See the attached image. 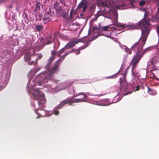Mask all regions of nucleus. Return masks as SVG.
Listing matches in <instances>:
<instances>
[{
	"mask_svg": "<svg viewBox=\"0 0 159 159\" xmlns=\"http://www.w3.org/2000/svg\"><path fill=\"white\" fill-rule=\"evenodd\" d=\"M146 40V37H145L144 35L143 34L142 38H140L138 41L134 44L131 48V51H135L136 52L130 63V65H132V70H134L145 52L150 50L149 48H146L144 51L142 50Z\"/></svg>",
	"mask_w": 159,
	"mask_h": 159,
	"instance_id": "obj_1",
	"label": "nucleus"
},
{
	"mask_svg": "<svg viewBox=\"0 0 159 159\" xmlns=\"http://www.w3.org/2000/svg\"><path fill=\"white\" fill-rule=\"evenodd\" d=\"M102 4L104 7V8L103 10H101L98 11L94 15V17L92 19L93 21H96L98 17L101 16L108 18V17L106 16L105 14L108 13L109 11L111 10L110 8L121 9V7L125 6L124 4H120L117 1L116 2H115L112 0H105V2H102Z\"/></svg>",
	"mask_w": 159,
	"mask_h": 159,
	"instance_id": "obj_2",
	"label": "nucleus"
},
{
	"mask_svg": "<svg viewBox=\"0 0 159 159\" xmlns=\"http://www.w3.org/2000/svg\"><path fill=\"white\" fill-rule=\"evenodd\" d=\"M149 14V12L145 11L144 15V17L141 21H140L136 25H134V28L136 29L141 28L142 34L140 38H142L143 34L146 37V40L149 34L150 29L148 27L150 25L148 21L146 19Z\"/></svg>",
	"mask_w": 159,
	"mask_h": 159,
	"instance_id": "obj_3",
	"label": "nucleus"
},
{
	"mask_svg": "<svg viewBox=\"0 0 159 159\" xmlns=\"http://www.w3.org/2000/svg\"><path fill=\"white\" fill-rule=\"evenodd\" d=\"M62 60V59L60 58L56 61L53 68L51 70L50 73L48 75L45 76L43 79L42 83L43 82L47 83L48 80L54 76V73H55V72L58 70L60 65V62Z\"/></svg>",
	"mask_w": 159,
	"mask_h": 159,
	"instance_id": "obj_4",
	"label": "nucleus"
},
{
	"mask_svg": "<svg viewBox=\"0 0 159 159\" xmlns=\"http://www.w3.org/2000/svg\"><path fill=\"white\" fill-rule=\"evenodd\" d=\"M32 95L34 99L39 100L38 102L39 105L44 103L45 101V96L43 95L40 94V91L39 89H34Z\"/></svg>",
	"mask_w": 159,
	"mask_h": 159,
	"instance_id": "obj_5",
	"label": "nucleus"
},
{
	"mask_svg": "<svg viewBox=\"0 0 159 159\" xmlns=\"http://www.w3.org/2000/svg\"><path fill=\"white\" fill-rule=\"evenodd\" d=\"M126 73L125 72L123 75V78H120V90L121 91L122 90H123V91H125L128 89V84L126 81Z\"/></svg>",
	"mask_w": 159,
	"mask_h": 159,
	"instance_id": "obj_6",
	"label": "nucleus"
},
{
	"mask_svg": "<svg viewBox=\"0 0 159 159\" xmlns=\"http://www.w3.org/2000/svg\"><path fill=\"white\" fill-rule=\"evenodd\" d=\"M88 2L86 0H82L77 7V9L80 10L82 9V12H84L87 9Z\"/></svg>",
	"mask_w": 159,
	"mask_h": 159,
	"instance_id": "obj_7",
	"label": "nucleus"
},
{
	"mask_svg": "<svg viewBox=\"0 0 159 159\" xmlns=\"http://www.w3.org/2000/svg\"><path fill=\"white\" fill-rule=\"evenodd\" d=\"M71 102L72 100H71L70 98H68L61 102L60 104L56 107V109H60L63 106L67 104L69 105H72Z\"/></svg>",
	"mask_w": 159,
	"mask_h": 159,
	"instance_id": "obj_8",
	"label": "nucleus"
},
{
	"mask_svg": "<svg viewBox=\"0 0 159 159\" xmlns=\"http://www.w3.org/2000/svg\"><path fill=\"white\" fill-rule=\"evenodd\" d=\"M69 11V9L67 12H66L65 10L63 9H60L58 10V11L60 16H62L64 18H66L67 16H68V12Z\"/></svg>",
	"mask_w": 159,
	"mask_h": 159,
	"instance_id": "obj_9",
	"label": "nucleus"
},
{
	"mask_svg": "<svg viewBox=\"0 0 159 159\" xmlns=\"http://www.w3.org/2000/svg\"><path fill=\"white\" fill-rule=\"evenodd\" d=\"M118 16H116V18H114V25L116 26L122 27L123 28H124V25L122 23H120L118 22L117 20Z\"/></svg>",
	"mask_w": 159,
	"mask_h": 159,
	"instance_id": "obj_10",
	"label": "nucleus"
},
{
	"mask_svg": "<svg viewBox=\"0 0 159 159\" xmlns=\"http://www.w3.org/2000/svg\"><path fill=\"white\" fill-rule=\"evenodd\" d=\"M70 98L71 100H72V102H71L72 105L73 103H77L83 102H86L85 100L83 98H79L74 99L73 97Z\"/></svg>",
	"mask_w": 159,
	"mask_h": 159,
	"instance_id": "obj_11",
	"label": "nucleus"
},
{
	"mask_svg": "<svg viewBox=\"0 0 159 159\" xmlns=\"http://www.w3.org/2000/svg\"><path fill=\"white\" fill-rule=\"evenodd\" d=\"M77 44L75 40H74L72 42L68 43L65 47L67 49H68L74 46L75 45Z\"/></svg>",
	"mask_w": 159,
	"mask_h": 159,
	"instance_id": "obj_12",
	"label": "nucleus"
},
{
	"mask_svg": "<svg viewBox=\"0 0 159 159\" xmlns=\"http://www.w3.org/2000/svg\"><path fill=\"white\" fill-rule=\"evenodd\" d=\"M50 16L48 14H47L45 15L43 19V21L44 24L47 23L48 22L49 20L50 19Z\"/></svg>",
	"mask_w": 159,
	"mask_h": 159,
	"instance_id": "obj_13",
	"label": "nucleus"
},
{
	"mask_svg": "<svg viewBox=\"0 0 159 159\" xmlns=\"http://www.w3.org/2000/svg\"><path fill=\"white\" fill-rule=\"evenodd\" d=\"M35 28L37 31L40 32L43 30V27L42 25H38L35 26Z\"/></svg>",
	"mask_w": 159,
	"mask_h": 159,
	"instance_id": "obj_14",
	"label": "nucleus"
},
{
	"mask_svg": "<svg viewBox=\"0 0 159 159\" xmlns=\"http://www.w3.org/2000/svg\"><path fill=\"white\" fill-rule=\"evenodd\" d=\"M96 8V6L95 4H92L91 5L89 8V11L91 13L93 12L95 9Z\"/></svg>",
	"mask_w": 159,
	"mask_h": 159,
	"instance_id": "obj_15",
	"label": "nucleus"
},
{
	"mask_svg": "<svg viewBox=\"0 0 159 159\" xmlns=\"http://www.w3.org/2000/svg\"><path fill=\"white\" fill-rule=\"evenodd\" d=\"M30 56V54L29 53L26 54L24 57L25 60L26 61H30L31 59Z\"/></svg>",
	"mask_w": 159,
	"mask_h": 159,
	"instance_id": "obj_16",
	"label": "nucleus"
},
{
	"mask_svg": "<svg viewBox=\"0 0 159 159\" xmlns=\"http://www.w3.org/2000/svg\"><path fill=\"white\" fill-rule=\"evenodd\" d=\"M85 37H84L82 38L79 39L77 40H75L76 42V43H77L79 42H84L86 41V40H85Z\"/></svg>",
	"mask_w": 159,
	"mask_h": 159,
	"instance_id": "obj_17",
	"label": "nucleus"
},
{
	"mask_svg": "<svg viewBox=\"0 0 159 159\" xmlns=\"http://www.w3.org/2000/svg\"><path fill=\"white\" fill-rule=\"evenodd\" d=\"M66 48L65 47H64L63 48L61 49L60 50L58 51V57H60L61 55L64 52Z\"/></svg>",
	"mask_w": 159,
	"mask_h": 159,
	"instance_id": "obj_18",
	"label": "nucleus"
},
{
	"mask_svg": "<svg viewBox=\"0 0 159 159\" xmlns=\"http://www.w3.org/2000/svg\"><path fill=\"white\" fill-rule=\"evenodd\" d=\"M45 75V72H43L42 73H41L40 74H39L37 75V77L38 78H40L43 77Z\"/></svg>",
	"mask_w": 159,
	"mask_h": 159,
	"instance_id": "obj_19",
	"label": "nucleus"
},
{
	"mask_svg": "<svg viewBox=\"0 0 159 159\" xmlns=\"http://www.w3.org/2000/svg\"><path fill=\"white\" fill-rule=\"evenodd\" d=\"M145 1L144 0H142L139 2V5L140 6L142 7L145 5Z\"/></svg>",
	"mask_w": 159,
	"mask_h": 159,
	"instance_id": "obj_20",
	"label": "nucleus"
},
{
	"mask_svg": "<svg viewBox=\"0 0 159 159\" xmlns=\"http://www.w3.org/2000/svg\"><path fill=\"white\" fill-rule=\"evenodd\" d=\"M109 28V26H106L104 27H102V30L105 31H109V30H108V29Z\"/></svg>",
	"mask_w": 159,
	"mask_h": 159,
	"instance_id": "obj_21",
	"label": "nucleus"
},
{
	"mask_svg": "<svg viewBox=\"0 0 159 159\" xmlns=\"http://www.w3.org/2000/svg\"><path fill=\"white\" fill-rule=\"evenodd\" d=\"M155 91L154 90H152V89L148 87V92L149 93L151 94L153 92H154Z\"/></svg>",
	"mask_w": 159,
	"mask_h": 159,
	"instance_id": "obj_22",
	"label": "nucleus"
},
{
	"mask_svg": "<svg viewBox=\"0 0 159 159\" xmlns=\"http://www.w3.org/2000/svg\"><path fill=\"white\" fill-rule=\"evenodd\" d=\"M75 50L74 49H72V50H71V51H67L65 53V54L66 55H68L70 53H71V52H74V51H75Z\"/></svg>",
	"mask_w": 159,
	"mask_h": 159,
	"instance_id": "obj_23",
	"label": "nucleus"
},
{
	"mask_svg": "<svg viewBox=\"0 0 159 159\" xmlns=\"http://www.w3.org/2000/svg\"><path fill=\"white\" fill-rule=\"evenodd\" d=\"M56 109H54V111H53V113H54V114L55 115H58L59 113V112L57 110H56Z\"/></svg>",
	"mask_w": 159,
	"mask_h": 159,
	"instance_id": "obj_24",
	"label": "nucleus"
},
{
	"mask_svg": "<svg viewBox=\"0 0 159 159\" xmlns=\"http://www.w3.org/2000/svg\"><path fill=\"white\" fill-rule=\"evenodd\" d=\"M134 1V0H130V5L133 7H134L133 3Z\"/></svg>",
	"mask_w": 159,
	"mask_h": 159,
	"instance_id": "obj_25",
	"label": "nucleus"
},
{
	"mask_svg": "<svg viewBox=\"0 0 159 159\" xmlns=\"http://www.w3.org/2000/svg\"><path fill=\"white\" fill-rule=\"evenodd\" d=\"M155 18L156 20H159V12H158L157 15L155 16Z\"/></svg>",
	"mask_w": 159,
	"mask_h": 159,
	"instance_id": "obj_26",
	"label": "nucleus"
},
{
	"mask_svg": "<svg viewBox=\"0 0 159 159\" xmlns=\"http://www.w3.org/2000/svg\"><path fill=\"white\" fill-rule=\"evenodd\" d=\"M60 2L63 4L64 6H65L66 5V2L64 0H60Z\"/></svg>",
	"mask_w": 159,
	"mask_h": 159,
	"instance_id": "obj_27",
	"label": "nucleus"
},
{
	"mask_svg": "<svg viewBox=\"0 0 159 159\" xmlns=\"http://www.w3.org/2000/svg\"><path fill=\"white\" fill-rule=\"evenodd\" d=\"M39 110V109H38V108H37L36 110H35V113L38 115L39 114L41 116H42V114H41V112L39 113L38 112Z\"/></svg>",
	"mask_w": 159,
	"mask_h": 159,
	"instance_id": "obj_28",
	"label": "nucleus"
},
{
	"mask_svg": "<svg viewBox=\"0 0 159 159\" xmlns=\"http://www.w3.org/2000/svg\"><path fill=\"white\" fill-rule=\"evenodd\" d=\"M132 93V92H131L130 91H129L125 93L124 94L123 96H125L126 95H128L129 94L131 93Z\"/></svg>",
	"mask_w": 159,
	"mask_h": 159,
	"instance_id": "obj_29",
	"label": "nucleus"
},
{
	"mask_svg": "<svg viewBox=\"0 0 159 159\" xmlns=\"http://www.w3.org/2000/svg\"><path fill=\"white\" fill-rule=\"evenodd\" d=\"M88 46V45H84L83 46H81L80 48V49H83L84 48H86Z\"/></svg>",
	"mask_w": 159,
	"mask_h": 159,
	"instance_id": "obj_30",
	"label": "nucleus"
},
{
	"mask_svg": "<svg viewBox=\"0 0 159 159\" xmlns=\"http://www.w3.org/2000/svg\"><path fill=\"white\" fill-rule=\"evenodd\" d=\"M51 53L52 55H54L56 53V52L55 51L52 50L51 51Z\"/></svg>",
	"mask_w": 159,
	"mask_h": 159,
	"instance_id": "obj_31",
	"label": "nucleus"
},
{
	"mask_svg": "<svg viewBox=\"0 0 159 159\" xmlns=\"http://www.w3.org/2000/svg\"><path fill=\"white\" fill-rule=\"evenodd\" d=\"M73 10L71 9V11L70 12V17L72 16L73 13Z\"/></svg>",
	"mask_w": 159,
	"mask_h": 159,
	"instance_id": "obj_32",
	"label": "nucleus"
},
{
	"mask_svg": "<svg viewBox=\"0 0 159 159\" xmlns=\"http://www.w3.org/2000/svg\"><path fill=\"white\" fill-rule=\"evenodd\" d=\"M132 74H133V75L134 76H136V75L137 74V73H135L134 72V70H132Z\"/></svg>",
	"mask_w": 159,
	"mask_h": 159,
	"instance_id": "obj_33",
	"label": "nucleus"
},
{
	"mask_svg": "<svg viewBox=\"0 0 159 159\" xmlns=\"http://www.w3.org/2000/svg\"><path fill=\"white\" fill-rule=\"evenodd\" d=\"M157 34H159V26H157Z\"/></svg>",
	"mask_w": 159,
	"mask_h": 159,
	"instance_id": "obj_34",
	"label": "nucleus"
},
{
	"mask_svg": "<svg viewBox=\"0 0 159 159\" xmlns=\"http://www.w3.org/2000/svg\"><path fill=\"white\" fill-rule=\"evenodd\" d=\"M42 57V55L40 54L38 56V58L39 59H40Z\"/></svg>",
	"mask_w": 159,
	"mask_h": 159,
	"instance_id": "obj_35",
	"label": "nucleus"
},
{
	"mask_svg": "<svg viewBox=\"0 0 159 159\" xmlns=\"http://www.w3.org/2000/svg\"><path fill=\"white\" fill-rule=\"evenodd\" d=\"M140 89V86L139 85H138L136 87V91H138Z\"/></svg>",
	"mask_w": 159,
	"mask_h": 159,
	"instance_id": "obj_36",
	"label": "nucleus"
},
{
	"mask_svg": "<svg viewBox=\"0 0 159 159\" xmlns=\"http://www.w3.org/2000/svg\"><path fill=\"white\" fill-rule=\"evenodd\" d=\"M83 13L84 12H83V13L80 14V17L82 18H84V15Z\"/></svg>",
	"mask_w": 159,
	"mask_h": 159,
	"instance_id": "obj_37",
	"label": "nucleus"
},
{
	"mask_svg": "<svg viewBox=\"0 0 159 159\" xmlns=\"http://www.w3.org/2000/svg\"><path fill=\"white\" fill-rule=\"evenodd\" d=\"M52 43V42H51V41H48V42H47V43H46V44L47 45H48L49 44H50L51 43Z\"/></svg>",
	"mask_w": 159,
	"mask_h": 159,
	"instance_id": "obj_38",
	"label": "nucleus"
},
{
	"mask_svg": "<svg viewBox=\"0 0 159 159\" xmlns=\"http://www.w3.org/2000/svg\"><path fill=\"white\" fill-rule=\"evenodd\" d=\"M67 56L65 54H64L63 55H62L61 57L62 58H63V59H64V58H65L66 57V56Z\"/></svg>",
	"mask_w": 159,
	"mask_h": 159,
	"instance_id": "obj_39",
	"label": "nucleus"
},
{
	"mask_svg": "<svg viewBox=\"0 0 159 159\" xmlns=\"http://www.w3.org/2000/svg\"><path fill=\"white\" fill-rule=\"evenodd\" d=\"M43 15L42 14H40L39 15V20H41V18L42 16Z\"/></svg>",
	"mask_w": 159,
	"mask_h": 159,
	"instance_id": "obj_40",
	"label": "nucleus"
},
{
	"mask_svg": "<svg viewBox=\"0 0 159 159\" xmlns=\"http://www.w3.org/2000/svg\"><path fill=\"white\" fill-rule=\"evenodd\" d=\"M84 93L82 92V93H79L78 94V95L79 96L80 95H83V94H84Z\"/></svg>",
	"mask_w": 159,
	"mask_h": 159,
	"instance_id": "obj_41",
	"label": "nucleus"
},
{
	"mask_svg": "<svg viewBox=\"0 0 159 159\" xmlns=\"http://www.w3.org/2000/svg\"><path fill=\"white\" fill-rule=\"evenodd\" d=\"M155 76L154 75L153 73H152V74L151 75V77H154Z\"/></svg>",
	"mask_w": 159,
	"mask_h": 159,
	"instance_id": "obj_42",
	"label": "nucleus"
},
{
	"mask_svg": "<svg viewBox=\"0 0 159 159\" xmlns=\"http://www.w3.org/2000/svg\"><path fill=\"white\" fill-rule=\"evenodd\" d=\"M38 84L39 86H41L42 85L41 82L40 81L39 82Z\"/></svg>",
	"mask_w": 159,
	"mask_h": 159,
	"instance_id": "obj_43",
	"label": "nucleus"
},
{
	"mask_svg": "<svg viewBox=\"0 0 159 159\" xmlns=\"http://www.w3.org/2000/svg\"><path fill=\"white\" fill-rule=\"evenodd\" d=\"M2 86H0V91L3 89Z\"/></svg>",
	"mask_w": 159,
	"mask_h": 159,
	"instance_id": "obj_44",
	"label": "nucleus"
},
{
	"mask_svg": "<svg viewBox=\"0 0 159 159\" xmlns=\"http://www.w3.org/2000/svg\"><path fill=\"white\" fill-rule=\"evenodd\" d=\"M84 96V98H87V96L84 93V94L83 95Z\"/></svg>",
	"mask_w": 159,
	"mask_h": 159,
	"instance_id": "obj_45",
	"label": "nucleus"
},
{
	"mask_svg": "<svg viewBox=\"0 0 159 159\" xmlns=\"http://www.w3.org/2000/svg\"><path fill=\"white\" fill-rule=\"evenodd\" d=\"M156 1H157L158 2V3L157 4V5L158 7H159V0H155Z\"/></svg>",
	"mask_w": 159,
	"mask_h": 159,
	"instance_id": "obj_46",
	"label": "nucleus"
},
{
	"mask_svg": "<svg viewBox=\"0 0 159 159\" xmlns=\"http://www.w3.org/2000/svg\"><path fill=\"white\" fill-rule=\"evenodd\" d=\"M110 35H111V33H109V34L107 35V37H109L110 36Z\"/></svg>",
	"mask_w": 159,
	"mask_h": 159,
	"instance_id": "obj_47",
	"label": "nucleus"
},
{
	"mask_svg": "<svg viewBox=\"0 0 159 159\" xmlns=\"http://www.w3.org/2000/svg\"><path fill=\"white\" fill-rule=\"evenodd\" d=\"M80 52V50H79V51L77 53H76V54L78 55V54H79Z\"/></svg>",
	"mask_w": 159,
	"mask_h": 159,
	"instance_id": "obj_48",
	"label": "nucleus"
},
{
	"mask_svg": "<svg viewBox=\"0 0 159 159\" xmlns=\"http://www.w3.org/2000/svg\"><path fill=\"white\" fill-rule=\"evenodd\" d=\"M79 95H78V94H77V95H75L74 96V97H77L78 96H79Z\"/></svg>",
	"mask_w": 159,
	"mask_h": 159,
	"instance_id": "obj_49",
	"label": "nucleus"
},
{
	"mask_svg": "<svg viewBox=\"0 0 159 159\" xmlns=\"http://www.w3.org/2000/svg\"><path fill=\"white\" fill-rule=\"evenodd\" d=\"M41 111H43V112H45V111L44 110H40Z\"/></svg>",
	"mask_w": 159,
	"mask_h": 159,
	"instance_id": "obj_50",
	"label": "nucleus"
},
{
	"mask_svg": "<svg viewBox=\"0 0 159 159\" xmlns=\"http://www.w3.org/2000/svg\"><path fill=\"white\" fill-rule=\"evenodd\" d=\"M12 18L14 19V17H13V16L12 15Z\"/></svg>",
	"mask_w": 159,
	"mask_h": 159,
	"instance_id": "obj_51",
	"label": "nucleus"
},
{
	"mask_svg": "<svg viewBox=\"0 0 159 159\" xmlns=\"http://www.w3.org/2000/svg\"><path fill=\"white\" fill-rule=\"evenodd\" d=\"M158 9H158V8H157V11H159V10H158Z\"/></svg>",
	"mask_w": 159,
	"mask_h": 159,
	"instance_id": "obj_52",
	"label": "nucleus"
}]
</instances>
